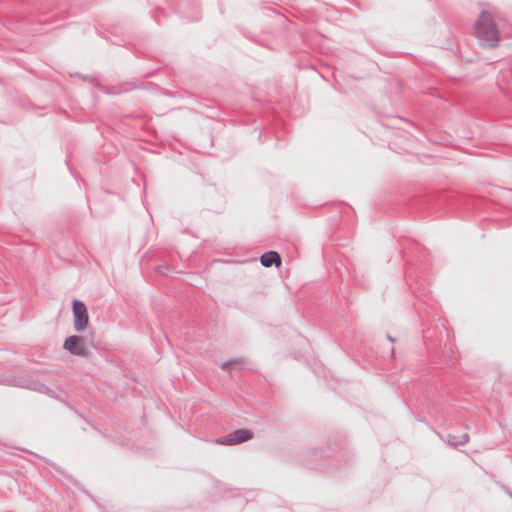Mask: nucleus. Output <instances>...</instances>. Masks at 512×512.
<instances>
[{
    "label": "nucleus",
    "instance_id": "obj_1",
    "mask_svg": "<svg viewBox=\"0 0 512 512\" xmlns=\"http://www.w3.org/2000/svg\"><path fill=\"white\" fill-rule=\"evenodd\" d=\"M407 247H403L401 253L406 259V278L408 281L413 278L422 277L427 270L429 261L428 253L420 244L406 240Z\"/></svg>",
    "mask_w": 512,
    "mask_h": 512
},
{
    "label": "nucleus",
    "instance_id": "obj_2",
    "mask_svg": "<svg viewBox=\"0 0 512 512\" xmlns=\"http://www.w3.org/2000/svg\"><path fill=\"white\" fill-rule=\"evenodd\" d=\"M475 36L483 48L493 49L499 45L500 33L490 12L480 13L475 22Z\"/></svg>",
    "mask_w": 512,
    "mask_h": 512
},
{
    "label": "nucleus",
    "instance_id": "obj_3",
    "mask_svg": "<svg viewBox=\"0 0 512 512\" xmlns=\"http://www.w3.org/2000/svg\"><path fill=\"white\" fill-rule=\"evenodd\" d=\"M253 436L254 433L252 430L247 428H240L217 438L215 442L220 445L233 446L249 441L253 438Z\"/></svg>",
    "mask_w": 512,
    "mask_h": 512
},
{
    "label": "nucleus",
    "instance_id": "obj_4",
    "mask_svg": "<svg viewBox=\"0 0 512 512\" xmlns=\"http://www.w3.org/2000/svg\"><path fill=\"white\" fill-rule=\"evenodd\" d=\"M72 311L74 316L75 331H84L87 328L89 322V316L85 303L81 300L74 299L72 301Z\"/></svg>",
    "mask_w": 512,
    "mask_h": 512
},
{
    "label": "nucleus",
    "instance_id": "obj_5",
    "mask_svg": "<svg viewBox=\"0 0 512 512\" xmlns=\"http://www.w3.org/2000/svg\"><path fill=\"white\" fill-rule=\"evenodd\" d=\"M63 349L75 356L87 357L89 354L84 338L79 335L68 336L63 343Z\"/></svg>",
    "mask_w": 512,
    "mask_h": 512
},
{
    "label": "nucleus",
    "instance_id": "obj_6",
    "mask_svg": "<svg viewBox=\"0 0 512 512\" xmlns=\"http://www.w3.org/2000/svg\"><path fill=\"white\" fill-rule=\"evenodd\" d=\"M260 263L266 268L272 267L273 265L279 267L281 265V257L276 251H267L260 256Z\"/></svg>",
    "mask_w": 512,
    "mask_h": 512
},
{
    "label": "nucleus",
    "instance_id": "obj_7",
    "mask_svg": "<svg viewBox=\"0 0 512 512\" xmlns=\"http://www.w3.org/2000/svg\"><path fill=\"white\" fill-rule=\"evenodd\" d=\"M469 441V435L462 433L461 435L448 434L447 443L454 448L465 445Z\"/></svg>",
    "mask_w": 512,
    "mask_h": 512
},
{
    "label": "nucleus",
    "instance_id": "obj_8",
    "mask_svg": "<svg viewBox=\"0 0 512 512\" xmlns=\"http://www.w3.org/2000/svg\"><path fill=\"white\" fill-rule=\"evenodd\" d=\"M27 388L35 390V391H38V392L43 393V394H47L49 392H52V390L47 385H45L43 383H40V382H37V381L31 382L27 386Z\"/></svg>",
    "mask_w": 512,
    "mask_h": 512
},
{
    "label": "nucleus",
    "instance_id": "obj_9",
    "mask_svg": "<svg viewBox=\"0 0 512 512\" xmlns=\"http://www.w3.org/2000/svg\"><path fill=\"white\" fill-rule=\"evenodd\" d=\"M102 90L109 95H118L128 91V89H123L122 85L105 86Z\"/></svg>",
    "mask_w": 512,
    "mask_h": 512
},
{
    "label": "nucleus",
    "instance_id": "obj_10",
    "mask_svg": "<svg viewBox=\"0 0 512 512\" xmlns=\"http://www.w3.org/2000/svg\"><path fill=\"white\" fill-rule=\"evenodd\" d=\"M239 362H240V361H239L238 359H230V360H227V361L223 362V363L221 364V368H222L223 370H226V369H229V368H231L232 366H234V365L238 364Z\"/></svg>",
    "mask_w": 512,
    "mask_h": 512
},
{
    "label": "nucleus",
    "instance_id": "obj_11",
    "mask_svg": "<svg viewBox=\"0 0 512 512\" xmlns=\"http://www.w3.org/2000/svg\"><path fill=\"white\" fill-rule=\"evenodd\" d=\"M497 85L505 94H509V88L504 83V75L498 78Z\"/></svg>",
    "mask_w": 512,
    "mask_h": 512
},
{
    "label": "nucleus",
    "instance_id": "obj_12",
    "mask_svg": "<svg viewBox=\"0 0 512 512\" xmlns=\"http://www.w3.org/2000/svg\"><path fill=\"white\" fill-rule=\"evenodd\" d=\"M167 270H168V267L165 265H160L157 267V272L162 275H166Z\"/></svg>",
    "mask_w": 512,
    "mask_h": 512
},
{
    "label": "nucleus",
    "instance_id": "obj_13",
    "mask_svg": "<svg viewBox=\"0 0 512 512\" xmlns=\"http://www.w3.org/2000/svg\"><path fill=\"white\" fill-rule=\"evenodd\" d=\"M186 17L192 19V20H197L199 17H198V13H195L193 14L192 16H189V15H186Z\"/></svg>",
    "mask_w": 512,
    "mask_h": 512
},
{
    "label": "nucleus",
    "instance_id": "obj_14",
    "mask_svg": "<svg viewBox=\"0 0 512 512\" xmlns=\"http://www.w3.org/2000/svg\"><path fill=\"white\" fill-rule=\"evenodd\" d=\"M387 339L390 341V342H395L396 339L393 338L390 334H387Z\"/></svg>",
    "mask_w": 512,
    "mask_h": 512
},
{
    "label": "nucleus",
    "instance_id": "obj_15",
    "mask_svg": "<svg viewBox=\"0 0 512 512\" xmlns=\"http://www.w3.org/2000/svg\"><path fill=\"white\" fill-rule=\"evenodd\" d=\"M502 488L506 491V493L512 497V492H510V490L508 488H506L505 486H502Z\"/></svg>",
    "mask_w": 512,
    "mask_h": 512
},
{
    "label": "nucleus",
    "instance_id": "obj_16",
    "mask_svg": "<svg viewBox=\"0 0 512 512\" xmlns=\"http://www.w3.org/2000/svg\"><path fill=\"white\" fill-rule=\"evenodd\" d=\"M180 10H181V13H185L184 11V3H181L180 6H179Z\"/></svg>",
    "mask_w": 512,
    "mask_h": 512
},
{
    "label": "nucleus",
    "instance_id": "obj_17",
    "mask_svg": "<svg viewBox=\"0 0 512 512\" xmlns=\"http://www.w3.org/2000/svg\"><path fill=\"white\" fill-rule=\"evenodd\" d=\"M156 13H157V14L163 13V10H162L161 8H158V9L156 10Z\"/></svg>",
    "mask_w": 512,
    "mask_h": 512
}]
</instances>
